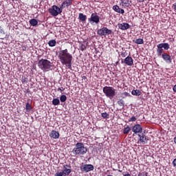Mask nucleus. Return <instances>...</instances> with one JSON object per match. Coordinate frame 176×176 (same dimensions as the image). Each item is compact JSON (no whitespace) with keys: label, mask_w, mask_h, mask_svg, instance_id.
Listing matches in <instances>:
<instances>
[{"label":"nucleus","mask_w":176,"mask_h":176,"mask_svg":"<svg viewBox=\"0 0 176 176\" xmlns=\"http://www.w3.org/2000/svg\"><path fill=\"white\" fill-rule=\"evenodd\" d=\"M117 104H118L119 107H122V108L125 107V101H124L123 99H119L118 101H117Z\"/></svg>","instance_id":"obj_27"},{"label":"nucleus","mask_w":176,"mask_h":176,"mask_svg":"<svg viewBox=\"0 0 176 176\" xmlns=\"http://www.w3.org/2000/svg\"><path fill=\"white\" fill-rule=\"evenodd\" d=\"M112 10H113L114 12H116L117 13H119V14L125 13V10L120 8L118 5H114L113 7H112Z\"/></svg>","instance_id":"obj_17"},{"label":"nucleus","mask_w":176,"mask_h":176,"mask_svg":"<svg viewBox=\"0 0 176 176\" xmlns=\"http://www.w3.org/2000/svg\"><path fill=\"white\" fill-rule=\"evenodd\" d=\"M128 56V53H126V51L122 52H121V56L122 58H125L126 56Z\"/></svg>","instance_id":"obj_33"},{"label":"nucleus","mask_w":176,"mask_h":176,"mask_svg":"<svg viewBox=\"0 0 176 176\" xmlns=\"http://www.w3.org/2000/svg\"><path fill=\"white\" fill-rule=\"evenodd\" d=\"M174 143H175V145H176V137L174 138Z\"/></svg>","instance_id":"obj_46"},{"label":"nucleus","mask_w":176,"mask_h":176,"mask_svg":"<svg viewBox=\"0 0 176 176\" xmlns=\"http://www.w3.org/2000/svg\"><path fill=\"white\" fill-rule=\"evenodd\" d=\"M3 33V29H2V27L0 25V34Z\"/></svg>","instance_id":"obj_41"},{"label":"nucleus","mask_w":176,"mask_h":176,"mask_svg":"<svg viewBox=\"0 0 176 176\" xmlns=\"http://www.w3.org/2000/svg\"><path fill=\"white\" fill-rule=\"evenodd\" d=\"M63 8L61 7L58 8L57 6H52V8L48 9V12L54 17L57 16L58 14H62Z\"/></svg>","instance_id":"obj_6"},{"label":"nucleus","mask_w":176,"mask_h":176,"mask_svg":"<svg viewBox=\"0 0 176 176\" xmlns=\"http://www.w3.org/2000/svg\"><path fill=\"white\" fill-rule=\"evenodd\" d=\"M138 137H139V141H138V144H141L142 145H144L146 143H148V138L144 133L138 134Z\"/></svg>","instance_id":"obj_10"},{"label":"nucleus","mask_w":176,"mask_h":176,"mask_svg":"<svg viewBox=\"0 0 176 176\" xmlns=\"http://www.w3.org/2000/svg\"><path fill=\"white\" fill-rule=\"evenodd\" d=\"M173 91H174L175 93H176V84L175 86L173 87Z\"/></svg>","instance_id":"obj_42"},{"label":"nucleus","mask_w":176,"mask_h":176,"mask_svg":"<svg viewBox=\"0 0 176 176\" xmlns=\"http://www.w3.org/2000/svg\"><path fill=\"white\" fill-rule=\"evenodd\" d=\"M169 39H170V41H169L170 43H174V41H175L174 38H170Z\"/></svg>","instance_id":"obj_39"},{"label":"nucleus","mask_w":176,"mask_h":176,"mask_svg":"<svg viewBox=\"0 0 176 176\" xmlns=\"http://www.w3.org/2000/svg\"><path fill=\"white\" fill-rule=\"evenodd\" d=\"M94 169H95V167L91 164H84L80 166V170L82 173H89L93 171Z\"/></svg>","instance_id":"obj_8"},{"label":"nucleus","mask_w":176,"mask_h":176,"mask_svg":"<svg viewBox=\"0 0 176 176\" xmlns=\"http://www.w3.org/2000/svg\"><path fill=\"white\" fill-rule=\"evenodd\" d=\"M52 104L54 106H58V104H60V100L58 98H54L52 100Z\"/></svg>","instance_id":"obj_28"},{"label":"nucleus","mask_w":176,"mask_h":176,"mask_svg":"<svg viewBox=\"0 0 176 176\" xmlns=\"http://www.w3.org/2000/svg\"><path fill=\"white\" fill-rule=\"evenodd\" d=\"M73 4V0H63V3L60 6L61 8H68Z\"/></svg>","instance_id":"obj_12"},{"label":"nucleus","mask_w":176,"mask_h":176,"mask_svg":"<svg viewBox=\"0 0 176 176\" xmlns=\"http://www.w3.org/2000/svg\"><path fill=\"white\" fill-rule=\"evenodd\" d=\"M50 137L54 140H58L60 138V133L56 131H51Z\"/></svg>","instance_id":"obj_16"},{"label":"nucleus","mask_w":176,"mask_h":176,"mask_svg":"<svg viewBox=\"0 0 176 176\" xmlns=\"http://www.w3.org/2000/svg\"><path fill=\"white\" fill-rule=\"evenodd\" d=\"M65 89L64 87H61V88H58L57 91H60V93L63 94V91H64Z\"/></svg>","instance_id":"obj_36"},{"label":"nucleus","mask_w":176,"mask_h":176,"mask_svg":"<svg viewBox=\"0 0 176 176\" xmlns=\"http://www.w3.org/2000/svg\"><path fill=\"white\" fill-rule=\"evenodd\" d=\"M131 94L135 96H140L142 95V92L140 89H133L131 91Z\"/></svg>","instance_id":"obj_21"},{"label":"nucleus","mask_w":176,"mask_h":176,"mask_svg":"<svg viewBox=\"0 0 176 176\" xmlns=\"http://www.w3.org/2000/svg\"><path fill=\"white\" fill-rule=\"evenodd\" d=\"M132 132L134 133V134H142V133L143 132V128L142 127L141 125H140L139 124H137L136 125H134L132 127Z\"/></svg>","instance_id":"obj_11"},{"label":"nucleus","mask_w":176,"mask_h":176,"mask_svg":"<svg viewBox=\"0 0 176 176\" xmlns=\"http://www.w3.org/2000/svg\"><path fill=\"white\" fill-rule=\"evenodd\" d=\"M101 117L104 119H109L110 118V114L107 113V112H104L101 113Z\"/></svg>","instance_id":"obj_29"},{"label":"nucleus","mask_w":176,"mask_h":176,"mask_svg":"<svg viewBox=\"0 0 176 176\" xmlns=\"http://www.w3.org/2000/svg\"><path fill=\"white\" fill-rule=\"evenodd\" d=\"M157 56H161V55H162L163 53L164 52V50L161 47H157Z\"/></svg>","instance_id":"obj_22"},{"label":"nucleus","mask_w":176,"mask_h":176,"mask_svg":"<svg viewBox=\"0 0 176 176\" xmlns=\"http://www.w3.org/2000/svg\"><path fill=\"white\" fill-rule=\"evenodd\" d=\"M173 166H174V167H176V158L173 160Z\"/></svg>","instance_id":"obj_38"},{"label":"nucleus","mask_w":176,"mask_h":176,"mask_svg":"<svg viewBox=\"0 0 176 176\" xmlns=\"http://www.w3.org/2000/svg\"><path fill=\"white\" fill-rule=\"evenodd\" d=\"M57 44V41L56 40H50L48 41V45H50V47H54Z\"/></svg>","instance_id":"obj_25"},{"label":"nucleus","mask_w":176,"mask_h":176,"mask_svg":"<svg viewBox=\"0 0 176 176\" xmlns=\"http://www.w3.org/2000/svg\"><path fill=\"white\" fill-rule=\"evenodd\" d=\"M58 58L60 59V63L63 65H65L68 69L72 68L73 56L68 52L67 49L58 52Z\"/></svg>","instance_id":"obj_1"},{"label":"nucleus","mask_w":176,"mask_h":176,"mask_svg":"<svg viewBox=\"0 0 176 176\" xmlns=\"http://www.w3.org/2000/svg\"><path fill=\"white\" fill-rule=\"evenodd\" d=\"M148 173H145V174H144V176H148Z\"/></svg>","instance_id":"obj_47"},{"label":"nucleus","mask_w":176,"mask_h":176,"mask_svg":"<svg viewBox=\"0 0 176 176\" xmlns=\"http://www.w3.org/2000/svg\"><path fill=\"white\" fill-rule=\"evenodd\" d=\"M126 64V65L128 66H133V59L131 56H126V58H124V61L122 60V63Z\"/></svg>","instance_id":"obj_13"},{"label":"nucleus","mask_w":176,"mask_h":176,"mask_svg":"<svg viewBox=\"0 0 176 176\" xmlns=\"http://www.w3.org/2000/svg\"><path fill=\"white\" fill-rule=\"evenodd\" d=\"M82 78H83L84 80H85V79H86V76H83Z\"/></svg>","instance_id":"obj_48"},{"label":"nucleus","mask_w":176,"mask_h":176,"mask_svg":"<svg viewBox=\"0 0 176 176\" xmlns=\"http://www.w3.org/2000/svg\"><path fill=\"white\" fill-rule=\"evenodd\" d=\"M122 95L124 96V97H131V95L130 94H129L128 92H124V94H122Z\"/></svg>","instance_id":"obj_35"},{"label":"nucleus","mask_w":176,"mask_h":176,"mask_svg":"<svg viewBox=\"0 0 176 176\" xmlns=\"http://www.w3.org/2000/svg\"><path fill=\"white\" fill-rule=\"evenodd\" d=\"M27 50V47L23 46V51H25Z\"/></svg>","instance_id":"obj_45"},{"label":"nucleus","mask_w":176,"mask_h":176,"mask_svg":"<svg viewBox=\"0 0 176 176\" xmlns=\"http://www.w3.org/2000/svg\"><path fill=\"white\" fill-rule=\"evenodd\" d=\"M117 26L121 30H129L131 25L129 23H118Z\"/></svg>","instance_id":"obj_14"},{"label":"nucleus","mask_w":176,"mask_h":176,"mask_svg":"<svg viewBox=\"0 0 176 176\" xmlns=\"http://www.w3.org/2000/svg\"><path fill=\"white\" fill-rule=\"evenodd\" d=\"M88 21L91 24H93L94 23L96 24H98L100 23V16H98L96 12L93 13L91 15V18L88 19Z\"/></svg>","instance_id":"obj_9"},{"label":"nucleus","mask_w":176,"mask_h":176,"mask_svg":"<svg viewBox=\"0 0 176 176\" xmlns=\"http://www.w3.org/2000/svg\"><path fill=\"white\" fill-rule=\"evenodd\" d=\"M87 49L86 45L85 44H81L80 47H79V50L81 51H85Z\"/></svg>","instance_id":"obj_32"},{"label":"nucleus","mask_w":176,"mask_h":176,"mask_svg":"<svg viewBox=\"0 0 176 176\" xmlns=\"http://www.w3.org/2000/svg\"><path fill=\"white\" fill-rule=\"evenodd\" d=\"M129 0H121V6L122 8H127L129 7Z\"/></svg>","instance_id":"obj_20"},{"label":"nucleus","mask_w":176,"mask_h":176,"mask_svg":"<svg viewBox=\"0 0 176 176\" xmlns=\"http://www.w3.org/2000/svg\"><path fill=\"white\" fill-rule=\"evenodd\" d=\"M87 19V16L85 14H84L82 13H79V14H78L79 21L85 23Z\"/></svg>","instance_id":"obj_19"},{"label":"nucleus","mask_w":176,"mask_h":176,"mask_svg":"<svg viewBox=\"0 0 176 176\" xmlns=\"http://www.w3.org/2000/svg\"><path fill=\"white\" fill-rule=\"evenodd\" d=\"M111 33H112V31L107 28V27H103L101 29H98L97 32V34L101 36L110 35L111 34Z\"/></svg>","instance_id":"obj_7"},{"label":"nucleus","mask_w":176,"mask_h":176,"mask_svg":"<svg viewBox=\"0 0 176 176\" xmlns=\"http://www.w3.org/2000/svg\"><path fill=\"white\" fill-rule=\"evenodd\" d=\"M104 94L109 98H113L116 96V89L111 86H104L103 88Z\"/></svg>","instance_id":"obj_4"},{"label":"nucleus","mask_w":176,"mask_h":176,"mask_svg":"<svg viewBox=\"0 0 176 176\" xmlns=\"http://www.w3.org/2000/svg\"><path fill=\"white\" fill-rule=\"evenodd\" d=\"M137 1L139 3H144V0H137Z\"/></svg>","instance_id":"obj_44"},{"label":"nucleus","mask_w":176,"mask_h":176,"mask_svg":"<svg viewBox=\"0 0 176 176\" xmlns=\"http://www.w3.org/2000/svg\"><path fill=\"white\" fill-rule=\"evenodd\" d=\"M107 176H113L111 175H108ZM122 176H131V174H129V173H127V174H123Z\"/></svg>","instance_id":"obj_37"},{"label":"nucleus","mask_w":176,"mask_h":176,"mask_svg":"<svg viewBox=\"0 0 176 176\" xmlns=\"http://www.w3.org/2000/svg\"><path fill=\"white\" fill-rule=\"evenodd\" d=\"M67 97L65 95H61L60 97V100L61 102H65L67 101Z\"/></svg>","instance_id":"obj_31"},{"label":"nucleus","mask_w":176,"mask_h":176,"mask_svg":"<svg viewBox=\"0 0 176 176\" xmlns=\"http://www.w3.org/2000/svg\"><path fill=\"white\" fill-rule=\"evenodd\" d=\"M172 8H174V10H175V11H176V3H175L174 4H173Z\"/></svg>","instance_id":"obj_40"},{"label":"nucleus","mask_w":176,"mask_h":176,"mask_svg":"<svg viewBox=\"0 0 176 176\" xmlns=\"http://www.w3.org/2000/svg\"><path fill=\"white\" fill-rule=\"evenodd\" d=\"M137 120V118L135 116H132L131 119H129V122H135Z\"/></svg>","instance_id":"obj_34"},{"label":"nucleus","mask_w":176,"mask_h":176,"mask_svg":"<svg viewBox=\"0 0 176 176\" xmlns=\"http://www.w3.org/2000/svg\"><path fill=\"white\" fill-rule=\"evenodd\" d=\"M53 66V63L47 59L41 58L38 62V68L45 72L52 70Z\"/></svg>","instance_id":"obj_3"},{"label":"nucleus","mask_w":176,"mask_h":176,"mask_svg":"<svg viewBox=\"0 0 176 176\" xmlns=\"http://www.w3.org/2000/svg\"><path fill=\"white\" fill-rule=\"evenodd\" d=\"M161 56L162 57V59H164L165 62H166L167 63H171V56H170V55H168L167 53H164Z\"/></svg>","instance_id":"obj_15"},{"label":"nucleus","mask_w":176,"mask_h":176,"mask_svg":"<svg viewBox=\"0 0 176 176\" xmlns=\"http://www.w3.org/2000/svg\"><path fill=\"white\" fill-rule=\"evenodd\" d=\"M30 24L32 27H36V25H38L37 19H30Z\"/></svg>","instance_id":"obj_23"},{"label":"nucleus","mask_w":176,"mask_h":176,"mask_svg":"<svg viewBox=\"0 0 176 176\" xmlns=\"http://www.w3.org/2000/svg\"><path fill=\"white\" fill-rule=\"evenodd\" d=\"M138 176H144V173H140L139 175H138Z\"/></svg>","instance_id":"obj_43"},{"label":"nucleus","mask_w":176,"mask_h":176,"mask_svg":"<svg viewBox=\"0 0 176 176\" xmlns=\"http://www.w3.org/2000/svg\"><path fill=\"white\" fill-rule=\"evenodd\" d=\"M134 43L137 45H142L144 44V39L143 38H138L136 40L133 41Z\"/></svg>","instance_id":"obj_24"},{"label":"nucleus","mask_w":176,"mask_h":176,"mask_svg":"<svg viewBox=\"0 0 176 176\" xmlns=\"http://www.w3.org/2000/svg\"><path fill=\"white\" fill-rule=\"evenodd\" d=\"M131 128L129 126H126V128H124L123 130H122V133L123 134H129V133L131 131Z\"/></svg>","instance_id":"obj_26"},{"label":"nucleus","mask_w":176,"mask_h":176,"mask_svg":"<svg viewBox=\"0 0 176 176\" xmlns=\"http://www.w3.org/2000/svg\"><path fill=\"white\" fill-rule=\"evenodd\" d=\"M72 172L70 164H64L63 166V170L58 172L55 174V176H68Z\"/></svg>","instance_id":"obj_5"},{"label":"nucleus","mask_w":176,"mask_h":176,"mask_svg":"<svg viewBox=\"0 0 176 176\" xmlns=\"http://www.w3.org/2000/svg\"><path fill=\"white\" fill-rule=\"evenodd\" d=\"M87 147H85V144L82 142H78L76 144L73 150H72V153L74 155L82 156L87 153Z\"/></svg>","instance_id":"obj_2"},{"label":"nucleus","mask_w":176,"mask_h":176,"mask_svg":"<svg viewBox=\"0 0 176 176\" xmlns=\"http://www.w3.org/2000/svg\"><path fill=\"white\" fill-rule=\"evenodd\" d=\"M157 47H161L164 49V50H168L170 49V45L167 43L157 44Z\"/></svg>","instance_id":"obj_18"},{"label":"nucleus","mask_w":176,"mask_h":176,"mask_svg":"<svg viewBox=\"0 0 176 176\" xmlns=\"http://www.w3.org/2000/svg\"><path fill=\"white\" fill-rule=\"evenodd\" d=\"M25 110L26 112H30L32 110V105L29 102L26 103L25 104Z\"/></svg>","instance_id":"obj_30"}]
</instances>
